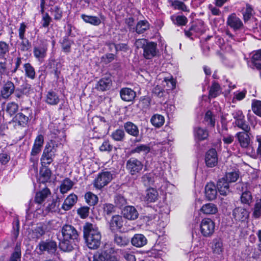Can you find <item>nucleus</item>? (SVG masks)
<instances>
[{"instance_id":"obj_20","label":"nucleus","mask_w":261,"mask_h":261,"mask_svg":"<svg viewBox=\"0 0 261 261\" xmlns=\"http://www.w3.org/2000/svg\"><path fill=\"white\" fill-rule=\"evenodd\" d=\"M120 95L121 99L125 101H133L136 96V92L129 88H123L120 90Z\"/></svg>"},{"instance_id":"obj_39","label":"nucleus","mask_w":261,"mask_h":261,"mask_svg":"<svg viewBox=\"0 0 261 261\" xmlns=\"http://www.w3.org/2000/svg\"><path fill=\"white\" fill-rule=\"evenodd\" d=\"M150 121L153 126L156 127H160L164 124L165 119L164 116L161 115L155 114L151 117Z\"/></svg>"},{"instance_id":"obj_53","label":"nucleus","mask_w":261,"mask_h":261,"mask_svg":"<svg viewBox=\"0 0 261 261\" xmlns=\"http://www.w3.org/2000/svg\"><path fill=\"white\" fill-rule=\"evenodd\" d=\"M9 45L4 41H0V58H5L9 53Z\"/></svg>"},{"instance_id":"obj_41","label":"nucleus","mask_w":261,"mask_h":261,"mask_svg":"<svg viewBox=\"0 0 261 261\" xmlns=\"http://www.w3.org/2000/svg\"><path fill=\"white\" fill-rule=\"evenodd\" d=\"M239 172L234 171L226 173L225 176L223 177L229 183H231L237 181L239 178Z\"/></svg>"},{"instance_id":"obj_8","label":"nucleus","mask_w":261,"mask_h":261,"mask_svg":"<svg viewBox=\"0 0 261 261\" xmlns=\"http://www.w3.org/2000/svg\"><path fill=\"white\" fill-rule=\"evenodd\" d=\"M47 45L46 42L43 40H40V43L34 47V55L38 60L43 59L46 55Z\"/></svg>"},{"instance_id":"obj_45","label":"nucleus","mask_w":261,"mask_h":261,"mask_svg":"<svg viewBox=\"0 0 261 261\" xmlns=\"http://www.w3.org/2000/svg\"><path fill=\"white\" fill-rule=\"evenodd\" d=\"M158 193L154 189H149L146 190L145 198L149 202H154L158 198Z\"/></svg>"},{"instance_id":"obj_33","label":"nucleus","mask_w":261,"mask_h":261,"mask_svg":"<svg viewBox=\"0 0 261 261\" xmlns=\"http://www.w3.org/2000/svg\"><path fill=\"white\" fill-rule=\"evenodd\" d=\"M201 211L206 215H213L216 214L217 211L216 205L212 203L204 204L200 209Z\"/></svg>"},{"instance_id":"obj_32","label":"nucleus","mask_w":261,"mask_h":261,"mask_svg":"<svg viewBox=\"0 0 261 261\" xmlns=\"http://www.w3.org/2000/svg\"><path fill=\"white\" fill-rule=\"evenodd\" d=\"M50 191L48 188H44L37 192L36 194L35 201L38 203H42L49 195Z\"/></svg>"},{"instance_id":"obj_57","label":"nucleus","mask_w":261,"mask_h":261,"mask_svg":"<svg viewBox=\"0 0 261 261\" xmlns=\"http://www.w3.org/2000/svg\"><path fill=\"white\" fill-rule=\"evenodd\" d=\"M114 203L116 206L121 208L127 203L126 199L121 195H117L114 198Z\"/></svg>"},{"instance_id":"obj_60","label":"nucleus","mask_w":261,"mask_h":261,"mask_svg":"<svg viewBox=\"0 0 261 261\" xmlns=\"http://www.w3.org/2000/svg\"><path fill=\"white\" fill-rule=\"evenodd\" d=\"M103 210L105 215H110L115 211L114 205L110 203L103 204Z\"/></svg>"},{"instance_id":"obj_40","label":"nucleus","mask_w":261,"mask_h":261,"mask_svg":"<svg viewBox=\"0 0 261 261\" xmlns=\"http://www.w3.org/2000/svg\"><path fill=\"white\" fill-rule=\"evenodd\" d=\"M85 198L86 202L91 206L95 205L98 202V197L91 192L86 193Z\"/></svg>"},{"instance_id":"obj_47","label":"nucleus","mask_w":261,"mask_h":261,"mask_svg":"<svg viewBox=\"0 0 261 261\" xmlns=\"http://www.w3.org/2000/svg\"><path fill=\"white\" fill-rule=\"evenodd\" d=\"M25 74L27 77L32 80L35 77V70L34 68L30 64L26 63L24 65Z\"/></svg>"},{"instance_id":"obj_35","label":"nucleus","mask_w":261,"mask_h":261,"mask_svg":"<svg viewBox=\"0 0 261 261\" xmlns=\"http://www.w3.org/2000/svg\"><path fill=\"white\" fill-rule=\"evenodd\" d=\"M73 185L74 183L72 180L68 178H66L63 180L60 185V189L61 193L62 194L67 193L72 188Z\"/></svg>"},{"instance_id":"obj_56","label":"nucleus","mask_w":261,"mask_h":261,"mask_svg":"<svg viewBox=\"0 0 261 261\" xmlns=\"http://www.w3.org/2000/svg\"><path fill=\"white\" fill-rule=\"evenodd\" d=\"M252 110L256 115L261 117V101L253 100L252 103Z\"/></svg>"},{"instance_id":"obj_31","label":"nucleus","mask_w":261,"mask_h":261,"mask_svg":"<svg viewBox=\"0 0 261 261\" xmlns=\"http://www.w3.org/2000/svg\"><path fill=\"white\" fill-rule=\"evenodd\" d=\"M60 101L58 94L53 91H48L45 97V102L49 105H57Z\"/></svg>"},{"instance_id":"obj_17","label":"nucleus","mask_w":261,"mask_h":261,"mask_svg":"<svg viewBox=\"0 0 261 261\" xmlns=\"http://www.w3.org/2000/svg\"><path fill=\"white\" fill-rule=\"evenodd\" d=\"M123 217L129 220H134L138 218L139 213L133 206H125L122 211Z\"/></svg>"},{"instance_id":"obj_55","label":"nucleus","mask_w":261,"mask_h":261,"mask_svg":"<svg viewBox=\"0 0 261 261\" xmlns=\"http://www.w3.org/2000/svg\"><path fill=\"white\" fill-rule=\"evenodd\" d=\"M51 13L54 16V18L56 20H59L62 17L63 12L61 8L56 6L51 8Z\"/></svg>"},{"instance_id":"obj_1","label":"nucleus","mask_w":261,"mask_h":261,"mask_svg":"<svg viewBox=\"0 0 261 261\" xmlns=\"http://www.w3.org/2000/svg\"><path fill=\"white\" fill-rule=\"evenodd\" d=\"M84 237L88 247L97 249L101 243V235L98 228L95 225L87 223L84 226Z\"/></svg>"},{"instance_id":"obj_64","label":"nucleus","mask_w":261,"mask_h":261,"mask_svg":"<svg viewBox=\"0 0 261 261\" xmlns=\"http://www.w3.org/2000/svg\"><path fill=\"white\" fill-rule=\"evenodd\" d=\"M113 146L110 144L109 141H105L99 147V149L101 151H112Z\"/></svg>"},{"instance_id":"obj_24","label":"nucleus","mask_w":261,"mask_h":261,"mask_svg":"<svg viewBox=\"0 0 261 261\" xmlns=\"http://www.w3.org/2000/svg\"><path fill=\"white\" fill-rule=\"evenodd\" d=\"M31 89V86L29 84L24 85L21 88H15L14 96L17 99L23 98L24 95L29 94Z\"/></svg>"},{"instance_id":"obj_38","label":"nucleus","mask_w":261,"mask_h":261,"mask_svg":"<svg viewBox=\"0 0 261 261\" xmlns=\"http://www.w3.org/2000/svg\"><path fill=\"white\" fill-rule=\"evenodd\" d=\"M21 256V246L20 243H17L13 252L11 254L9 261H20Z\"/></svg>"},{"instance_id":"obj_36","label":"nucleus","mask_w":261,"mask_h":261,"mask_svg":"<svg viewBox=\"0 0 261 261\" xmlns=\"http://www.w3.org/2000/svg\"><path fill=\"white\" fill-rule=\"evenodd\" d=\"M221 93V88L219 84L216 82H214L209 90L208 97L209 98H213L216 97Z\"/></svg>"},{"instance_id":"obj_49","label":"nucleus","mask_w":261,"mask_h":261,"mask_svg":"<svg viewBox=\"0 0 261 261\" xmlns=\"http://www.w3.org/2000/svg\"><path fill=\"white\" fill-rule=\"evenodd\" d=\"M111 137L115 141H122L125 137V133L122 129H117L112 133Z\"/></svg>"},{"instance_id":"obj_5","label":"nucleus","mask_w":261,"mask_h":261,"mask_svg":"<svg viewBox=\"0 0 261 261\" xmlns=\"http://www.w3.org/2000/svg\"><path fill=\"white\" fill-rule=\"evenodd\" d=\"M215 230V223L210 218L203 219L200 224V231L202 234L206 237L213 234Z\"/></svg>"},{"instance_id":"obj_28","label":"nucleus","mask_w":261,"mask_h":261,"mask_svg":"<svg viewBox=\"0 0 261 261\" xmlns=\"http://www.w3.org/2000/svg\"><path fill=\"white\" fill-rule=\"evenodd\" d=\"M60 204V200L58 197H57L48 203L45 210L48 213H59L60 210L59 208Z\"/></svg>"},{"instance_id":"obj_29","label":"nucleus","mask_w":261,"mask_h":261,"mask_svg":"<svg viewBox=\"0 0 261 261\" xmlns=\"http://www.w3.org/2000/svg\"><path fill=\"white\" fill-rule=\"evenodd\" d=\"M51 175V171L46 166L42 167L40 170L39 180L42 183H45L49 181Z\"/></svg>"},{"instance_id":"obj_59","label":"nucleus","mask_w":261,"mask_h":261,"mask_svg":"<svg viewBox=\"0 0 261 261\" xmlns=\"http://www.w3.org/2000/svg\"><path fill=\"white\" fill-rule=\"evenodd\" d=\"M72 41L69 40L67 37H64L63 39L62 44V48L64 52L69 53L70 51L71 45Z\"/></svg>"},{"instance_id":"obj_63","label":"nucleus","mask_w":261,"mask_h":261,"mask_svg":"<svg viewBox=\"0 0 261 261\" xmlns=\"http://www.w3.org/2000/svg\"><path fill=\"white\" fill-rule=\"evenodd\" d=\"M89 207L88 206H83L77 210V214L83 218H86L89 215Z\"/></svg>"},{"instance_id":"obj_12","label":"nucleus","mask_w":261,"mask_h":261,"mask_svg":"<svg viewBox=\"0 0 261 261\" xmlns=\"http://www.w3.org/2000/svg\"><path fill=\"white\" fill-rule=\"evenodd\" d=\"M123 225L122 217L119 215H115L111 218L109 222V228L112 232H116L122 228Z\"/></svg>"},{"instance_id":"obj_34","label":"nucleus","mask_w":261,"mask_h":261,"mask_svg":"<svg viewBox=\"0 0 261 261\" xmlns=\"http://www.w3.org/2000/svg\"><path fill=\"white\" fill-rule=\"evenodd\" d=\"M81 18L85 22L95 26L99 25L101 22L100 19L95 16L82 14Z\"/></svg>"},{"instance_id":"obj_43","label":"nucleus","mask_w":261,"mask_h":261,"mask_svg":"<svg viewBox=\"0 0 261 261\" xmlns=\"http://www.w3.org/2000/svg\"><path fill=\"white\" fill-rule=\"evenodd\" d=\"M252 63L257 69H261V50H258L252 56Z\"/></svg>"},{"instance_id":"obj_52","label":"nucleus","mask_w":261,"mask_h":261,"mask_svg":"<svg viewBox=\"0 0 261 261\" xmlns=\"http://www.w3.org/2000/svg\"><path fill=\"white\" fill-rule=\"evenodd\" d=\"M172 6L175 9L181 10L184 12H189V10L187 8V7L184 3L179 0H174L172 1Z\"/></svg>"},{"instance_id":"obj_54","label":"nucleus","mask_w":261,"mask_h":261,"mask_svg":"<svg viewBox=\"0 0 261 261\" xmlns=\"http://www.w3.org/2000/svg\"><path fill=\"white\" fill-rule=\"evenodd\" d=\"M21 41L19 44V48L22 51H29L31 48V43L29 40L23 37V39H20Z\"/></svg>"},{"instance_id":"obj_46","label":"nucleus","mask_w":261,"mask_h":261,"mask_svg":"<svg viewBox=\"0 0 261 261\" xmlns=\"http://www.w3.org/2000/svg\"><path fill=\"white\" fill-rule=\"evenodd\" d=\"M261 216V198L256 200L254 204L252 217L255 219H258Z\"/></svg>"},{"instance_id":"obj_22","label":"nucleus","mask_w":261,"mask_h":261,"mask_svg":"<svg viewBox=\"0 0 261 261\" xmlns=\"http://www.w3.org/2000/svg\"><path fill=\"white\" fill-rule=\"evenodd\" d=\"M205 196L209 200H213L216 198L217 192L215 185L212 183H208L205 187Z\"/></svg>"},{"instance_id":"obj_6","label":"nucleus","mask_w":261,"mask_h":261,"mask_svg":"<svg viewBox=\"0 0 261 261\" xmlns=\"http://www.w3.org/2000/svg\"><path fill=\"white\" fill-rule=\"evenodd\" d=\"M232 115L236 120L234 124L236 126L243 129L244 132H249L250 127L246 123L244 116L242 111L236 110L232 113Z\"/></svg>"},{"instance_id":"obj_61","label":"nucleus","mask_w":261,"mask_h":261,"mask_svg":"<svg viewBox=\"0 0 261 261\" xmlns=\"http://www.w3.org/2000/svg\"><path fill=\"white\" fill-rule=\"evenodd\" d=\"M142 181L145 186H150L153 182L152 175L151 173H148L144 175L142 177Z\"/></svg>"},{"instance_id":"obj_3","label":"nucleus","mask_w":261,"mask_h":261,"mask_svg":"<svg viewBox=\"0 0 261 261\" xmlns=\"http://www.w3.org/2000/svg\"><path fill=\"white\" fill-rule=\"evenodd\" d=\"M113 174L110 171H105L99 173L93 181V186L100 190L107 186L113 179Z\"/></svg>"},{"instance_id":"obj_13","label":"nucleus","mask_w":261,"mask_h":261,"mask_svg":"<svg viewBox=\"0 0 261 261\" xmlns=\"http://www.w3.org/2000/svg\"><path fill=\"white\" fill-rule=\"evenodd\" d=\"M205 162L207 167L212 168L216 166L218 163V156L216 150L211 149L206 153Z\"/></svg>"},{"instance_id":"obj_50","label":"nucleus","mask_w":261,"mask_h":261,"mask_svg":"<svg viewBox=\"0 0 261 261\" xmlns=\"http://www.w3.org/2000/svg\"><path fill=\"white\" fill-rule=\"evenodd\" d=\"M18 110V105L14 102L7 103L6 111L11 116L14 115Z\"/></svg>"},{"instance_id":"obj_14","label":"nucleus","mask_w":261,"mask_h":261,"mask_svg":"<svg viewBox=\"0 0 261 261\" xmlns=\"http://www.w3.org/2000/svg\"><path fill=\"white\" fill-rule=\"evenodd\" d=\"M15 86L14 83L10 81H7L1 90V96L4 99H8L15 91Z\"/></svg>"},{"instance_id":"obj_11","label":"nucleus","mask_w":261,"mask_h":261,"mask_svg":"<svg viewBox=\"0 0 261 261\" xmlns=\"http://www.w3.org/2000/svg\"><path fill=\"white\" fill-rule=\"evenodd\" d=\"M226 24L234 31H238L243 28V23L242 20L237 16L235 13H232L228 16Z\"/></svg>"},{"instance_id":"obj_10","label":"nucleus","mask_w":261,"mask_h":261,"mask_svg":"<svg viewBox=\"0 0 261 261\" xmlns=\"http://www.w3.org/2000/svg\"><path fill=\"white\" fill-rule=\"evenodd\" d=\"M61 233L62 238L72 240H77L79 234L75 228L70 225H65L63 226Z\"/></svg>"},{"instance_id":"obj_7","label":"nucleus","mask_w":261,"mask_h":261,"mask_svg":"<svg viewBox=\"0 0 261 261\" xmlns=\"http://www.w3.org/2000/svg\"><path fill=\"white\" fill-rule=\"evenodd\" d=\"M142 163L137 159L131 158L126 163V168L132 175H136L142 170Z\"/></svg>"},{"instance_id":"obj_21","label":"nucleus","mask_w":261,"mask_h":261,"mask_svg":"<svg viewBox=\"0 0 261 261\" xmlns=\"http://www.w3.org/2000/svg\"><path fill=\"white\" fill-rule=\"evenodd\" d=\"M113 242L117 246L122 248L129 244L130 240L125 234H115L114 236Z\"/></svg>"},{"instance_id":"obj_19","label":"nucleus","mask_w":261,"mask_h":261,"mask_svg":"<svg viewBox=\"0 0 261 261\" xmlns=\"http://www.w3.org/2000/svg\"><path fill=\"white\" fill-rule=\"evenodd\" d=\"M249 132H239L236 134V137L242 148H248L250 145V138Z\"/></svg>"},{"instance_id":"obj_27","label":"nucleus","mask_w":261,"mask_h":261,"mask_svg":"<svg viewBox=\"0 0 261 261\" xmlns=\"http://www.w3.org/2000/svg\"><path fill=\"white\" fill-rule=\"evenodd\" d=\"M124 127L127 134L137 137L139 135V130L138 126L132 122L128 121L124 123Z\"/></svg>"},{"instance_id":"obj_4","label":"nucleus","mask_w":261,"mask_h":261,"mask_svg":"<svg viewBox=\"0 0 261 261\" xmlns=\"http://www.w3.org/2000/svg\"><path fill=\"white\" fill-rule=\"evenodd\" d=\"M237 189L242 192L240 197L241 203L250 206L253 202V196L249 191V185L247 182L241 183L238 185Z\"/></svg>"},{"instance_id":"obj_9","label":"nucleus","mask_w":261,"mask_h":261,"mask_svg":"<svg viewBox=\"0 0 261 261\" xmlns=\"http://www.w3.org/2000/svg\"><path fill=\"white\" fill-rule=\"evenodd\" d=\"M232 216L236 221L243 222L248 220L249 213L246 208L239 206L233 210Z\"/></svg>"},{"instance_id":"obj_44","label":"nucleus","mask_w":261,"mask_h":261,"mask_svg":"<svg viewBox=\"0 0 261 261\" xmlns=\"http://www.w3.org/2000/svg\"><path fill=\"white\" fill-rule=\"evenodd\" d=\"M149 28L148 22L146 20H141L139 21L136 27V31L138 34L143 33Z\"/></svg>"},{"instance_id":"obj_18","label":"nucleus","mask_w":261,"mask_h":261,"mask_svg":"<svg viewBox=\"0 0 261 261\" xmlns=\"http://www.w3.org/2000/svg\"><path fill=\"white\" fill-rule=\"evenodd\" d=\"M217 188L222 195L226 196L230 192L229 182L223 177L220 178L217 181Z\"/></svg>"},{"instance_id":"obj_25","label":"nucleus","mask_w":261,"mask_h":261,"mask_svg":"<svg viewBox=\"0 0 261 261\" xmlns=\"http://www.w3.org/2000/svg\"><path fill=\"white\" fill-rule=\"evenodd\" d=\"M77 200V197L74 194H70L64 200L62 208L64 211H68L75 204Z\"/></svg>"},{"instance_id":"obj_48","label":"nucleus","mask_w":261,"mask_h":261,"mask_svg":"<svg viewBox=\"0 0 261 261\" xmlns=\"http://www.w3.org/2000/svg\"><path fill=\"white\" fill-rule=\"evenodd\" d=\"M115 252L114 248H110L109 249L104 251L105 259L106 261H118V259L116 255L112 254Z\"/></svg>"},{"instance_id":"obj_62","label":"nucleus","mask_w":261,"mask_h":261,"mask_svg":"<svg viewBox=\"0 0 261 261\" xmlns=\"http://www.w3.org/2000/svg\"><path fill=\"white\" fill-rule=\"evenodd\" d=\"M253 10L251 6L249 5H246L245 12L243 14V18L245 22L248 21L252 16Z\"/></svg>"},{"instance_id":"obj_16","label":"nucleus","mask_w":261,"mask_h":261,"mask_svg":"<svg viewBox=\"0 0 261 261\" xmlns=\"http://www.w3.org/2000/svg\"><path fill=\"white\" fill-rule=\"evenodd\" d=\"M57 243L52 240L41 241L39 244V249L41 251H47L48 253H54L57 250Z\"/></svg>"},{"instance_id":"obj_23","label":"nucleus","mask_w":261,"mask_h":261,"mask_svg":"<svg viewBox=\"0 0 261 261\" xmlns=\"http://www.w3.org/2000/svg\"><path fill=\"white\" fill-rule=\"evenodd\" d=\"M131 243L134 246L142 247L147 243V240L142 234H136L131 239Z\"/></svg>"},{"instance_id":"obj_51","label":"nucleus","mask_w":261,"mask_h":261,"mask_svg":"<svg viewBox=\"0 0 261 261\" xmlns=\"http://www.w3.org/2000/svg\"><path fill=\"white\" fill-rule=\"evenodd\" d=\"M195 135L200 140H203L208 137V132L206 129L198 127L195 129Z\"/></svg>"},{"instance_id":"obj_58","label":"nucleus","mask_w":261,"mask_h":261,"mask_svg":"<svg viewBox=\"0 0 261 261\" xmlns=\"http://www.w3.org/2000/svg\"><path fill=\"white\" fill-rule=\"evenodd\" d=\"M150 148L147 145L141 144L136 147L133 150V153H141L144 152L146 154L150 152Z\"/></svg>"},{"instance_id":"obj_30","label":"nucleus","mask_w":261,"mask_h":261,"mask_svg":"<svg viewBox=\"0 0 261 261\" xmlns=\"http://www.w3.org/2000/svg\"><path fill=\"white\" fill-rule=\"evenodd\" d=\"M59 247L61 250L63 251H70L72 250L73 246L72 243L74 240L70 239H66L62 238V239H59Z\"/></svg>"},{"instance_id":"obj_2","label":"nucleus","mask_w":261,"mask_h":261,"mask_svg":"<svg viewBox=\"0 0 261 261\" xmlns=\"http://www.w3.org/2000/svg\"><path fill=\"white\" fill-rule=\"evenodd\" d=\"M56 147L57 145L53 141H51L46 145L41 158L42 164L49 165L53 162V157L56 152Z\"/></svg>"},{"instance_id":"obj_37","label":"nucleus","mask_w":261,"mask_h":261,"mask_svg":"<svg viewBox=\"0 0 261 261\" xmlns=\"http://www.w3.org/2000/svg\"><path fill=\"white\" fill-rule=\"evenodd\" d=\"M14 122L22 126H25L29 121V117L22 113H18L13 118Z\"/></svg>"},{"instance_id":"obj_26","label":"nucleus","mask_w":261,"mask_h":261,"mask_svg":"<svg viewBox=\"0 0 261 261\" xmlns=\"http://www.w3.org/2000/svg\"><path fill=\"white\" fill-rule=\"evenodd\" d=\"M112 86V81L109 78H102L96 85L95 88L99 91H104L109 90Z\"/></svg>"},{"instance_id":"obj_15","label":"nucleus","mask_w":261,"mask_h":261,"mask_svg":"<svg viewBox=\"0 0 261 261\" xmlns=\"http://www.w3.org/2000/svg\"><path fill=\"white\" fill-rule=\"evenodd\" d=\"M157 44L153 42H149L143 49V56L146 59H151L156 55Z\"/></svg>"},{"instance_id":"obj_42","label":"nucleus","mask_w":261,"mask_h":261,"mask_svg":"<svg viewBox=\"0 0 261 261\" xmlns=\"http://www.w3.org/2000/svg\"><path fill=\"white\" fill-rule=\"evenodd\" d=\"M171 19L174 24L177 25H185L188 22L187 18L184 15H173L171 17Z\"/></svg>"}]
</instances>
